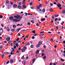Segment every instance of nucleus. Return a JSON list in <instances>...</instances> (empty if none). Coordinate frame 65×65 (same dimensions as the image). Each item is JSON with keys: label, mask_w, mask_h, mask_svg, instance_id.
Instances as JSON below:
<instances>
[{"label": "nucleus", "mask_w": 65, "mask_h": 65, "mask_svg": "<svg viewBox=\"0 0 65 65\" xmlns=\"http://www.w3.org/2000/svg\"><path fill=\"white\" fill-rule=\"evenodd\" d=\"M42 41H40L38 42V44L36 46V47L37 48L39 47L40 46V45L42 44Z\"/></svg>", "instance_id": "nucleus-1"}, {"label": "nucleus", "mask_w": 65, "mask_h": 65, "mask_svg": "<svg viewBox=\"0 0 65 65\" xmlns=\"http://www.w3.org/2000/svg\"><path fill=\"white\" fill-rule=\"evenodd\" d=\"M14 17L17 19H21L22 18L21 17H20V16L19 15L15 16Z\"/></svg>", "instance_id": "nucleus-2"}, {"label": "nucleus", "mask_w": 65, "mask_h": 65, "mask_svg": "<svg viewBox=\"0 0 65 65\" xmlns=\"http://www.w3.org/2000/svg\"><path fill=\"white\" fill-rule=\"evenodd\" d=\"M13 21L14 22H19L20 21V20H18L17 19H14L13 20Z\"/></svg>", "instance_id": "nucleus-3"}, {"label": "nucleus", "mask_w": 65, "mask_h": 65, "mask_svg": "<svg viewBox=\"0 0 65 65\" xmlns=\"http://www.w3.org/2000/svg\"><path fill=\"white\" fill-rule=\"evenodd\" d=\"M57 5L58 7H61V4H57Z\"/></svg>", "instance_id": "nucleus-4"}, {"label": "nucleus", "mask_w": 65, "mask_h": 65, "mask_svg": "<svg viewBox=\"0 0 65 65\" xmlns=\"http://www.w3.org/2000/svg\"><path fill=\"white\" fill-rule=\"evenodd\" d=\"M25 1H26V0H24L22 2V4L23 5H25V4H26L25 3Z\"/></svg>", "instance_id": "nucleus-5"}, {"label": "nucleus", "mask_w": 65, "mask_h": 65, "mask_svg": "<svg viewBox=\"0 0 65 65\" xmlns=\"http://www.w3.org/2000/svg\"><path fill=\"white\" fill-rule=\"evenodd\" d=\"M39 50H37L36 51V55H37V54H38L39 53Z\"/></svg>", "instance_id": "nucleus-6"}, {"label": "nucleus", "mask_w": 65, "mask_h": 65, "mask_svg": "<svg viewBox=\"0 0 65 65\" xmlns=\"http://www.w3.org/2000/svg\"><path fill=\"white\" fill-rule=\"evenodd\" d=\"M14 43H15V44H18V43H19V41H14Z\"/></svg>", "instance_id": "nucleus-7"}, {"label": "nucleus", "mask_w": 65, "mask_h": 65, "mask_svg": "<svg viewBox=\"0 0 65 65\" xmlns=\"http://www.w3.org/2000/svg\"><path fill=\"white\" fill-rule=\"evenodd\" d=\"M10 38L9 37H7L6 38V40H7V41H9V40H10Z\"/></svg>", "instance_id": "nucleus-8"}, {"label": "nucleus", "mask_w": 65, "mask_h": 65, "mask_svg": "<svg viewBox=\"0 0 65 65\" xmlns=\"http://www.w3.org/2000/svg\"><path fill=\"white\" fill-rule=\"evenodd\" d=\"M22 63L23 64H26V61H23Z\"/></svg>", "instance_id": "nucleus-9"}, {"label": "nucleus", "mask_w": 65, "mask_h": 65, "mask_svg": "<svg viewBox=\"0 0 65 65\" xmlns=\"http://www.w3.org/2000/svg\"><path fill=\"white\" fill-rule=\"evenodd\" d=\"M50 11H51V12H53L54 11V10L52 9L51 8L50 9Z\"/></svg>", "instance_id": "nucleus-10"}, {"label": "nucleus", "mask_w": 65, "mask_h": 65, "mask_svg": "<svg viewBox=\"0 0 65 65\" xmlns=\"http://www.w3.org/2000/svg\"><path fill=\"white\" fill-rule=\"evenodd\" d=\"M13 44L14 45H16V46H17V47H18V46H18V44H15V43H14Z\"/></svg>", "instance_id": "nucleus-11"}, {"label": "nucleus", "mask_w": 65, "mask_h": 65, "mask_svg": "<svg viewBox=\"0 0 65 65\" xmlns=\"http://www.w3.org/2000/svg\"><path fill=\"white\" fill-rule=\"evenodd\" d=\"M13 6L14 8H15V7H17V5L16 4H14Z\"/></svg>", "instance_id": "nucleus-12"}, {"label": "nucleus", "mask_w": 65, "mask_h": 65, "mask_svg": "<svg viewBox=\"0 0 65 65\" xmlns=\"http://www.w3.org/2000/svg\"><path fill=\"white\" fill-rule=\"evenodd\" d=\"M45 20V18L42 19H41V21H44Z\"/></svg>", "instance_id": "nucleus-13"}, {"label": "nucleus", "mask_w": 65, "mask_h": 65, "mask_svg": "<svg viewBox=\"0 0 65 65\" xmlns=\"http://www.w3.org/2000/svg\"><path fill=\"white\" fill-rule=\"evenodd\" d=\"M6 30H7V31H9V28H8V27H7V29H6Z\"/></svg>", "instance_id": "nucleus-14"}, {"label": "nucleus", "mask_w": 65, "mask_h": 65, "mask_svg": "<svg viewBox=\"0 0 65 65\" xmlns=\"http://www.w3.org/2000/svg\"><path fill=\"white\" fill-rule=\"evenodd\" d=\"M3 32V31L2 29H1L0 30V33H2Z\"/></svg>", "instance_id": "nucleus-15"}, {"label": "nucleus", "mask_w": 65, "mask_h": 65, "mask_svg": "<svg viewBox=\"0 0 65 65\" xmlns=\"http://www.w3.org/2000/svg\"><path fill=\"white\" fill-rule=\"evenodd\" d=\"M11 49L12 50L11 51V52H14V50L13 48H12Z\"/></svg>", "instance_id": "nucleus-16"}, {"label": "nucleus", "mask_w": 65, "mask_h": 65, "mask_svg": "<svg viewBox=\"0 0 65 65\" xmlns=\"http://www.w3.org/2000/svg\"><path fill=\"white\" fill-rule=\"evenodd\" d=\"M13 28H14V29H15V28H16V25H13Z\"/></svg>", "instance_id": "nucleus-17"}, {"label": "nucleus", "mask_w": 65, "mask_h": 65, "mask_svg": "<svg viewBox=\"0 0 65 65\" xmlns=\"http://www.w3.org/2000/svg\"><path fill=\"white\" fill-rule=\"evenodd\" d=\"M10 62L11 63H12L13 62V60L11 59L10 60Z\"/></svg>", "instance_id": "nucleus-18"}, {"label": "nucleus", "mask_w": 65, "mask_h": 65, "mask_svg": "<svg viewBox=\"0 0 65 65\" xmlns=\"http://www.w3.org/2000/svg\"><path fill=\"white\" fill-rule=\"evenodd\" d=\"M35 59L34 58L33 59V63H34L35 62Z\"/></svg>", "instance_id": "nucleus-19"}, {"label": "nucleus", "mask_w": 65, "mask_h": 65, "mask_svg": "<svg viewBox=\"0 0 65 65\" xmlns=\"http://www.w3.org/2000/svg\"><path fill=\"white\" fill-rule=\"evenodd\" d=\"M62 13H65V10H63L62 11Z\"/></svg>", "instance_id": "nucleus-20"}, {"label": "nucleus", "mask_w": 65, "mask_h": 65, "mask_svg": "<svg viewBox=\"0 0 65 65\" xmlns=\"http://www.w3.org/2000/svg\"><path fill=\"white\" fill-rule=\"evenodd\" d=\"M42 11L43 12H44L45 11V9H43L42 10Z\"/></svg>", "instance_id": "nucleus-21"}, {"label": "nucleus", "mask_w": 65, "mask_h": 65, "mask_svg": "<svg viewBox=\"0 0 65 65\" xmlns=\"http://www.w3.org/2000/svg\"><path fill=\"white\" fill-rule=\"evenodd\" d=\"M13 17H11L10 18V19L11 20H12L13 19Z\"/></svg>", "instance_id": "nucleus-22"}, {"label": "nucleus", "mask_w": 65, "mask_h": 65, "mask_svg": "<svg viewBox=\"0 0 65 65\" xmlns=\"http://www.w3.org/2000/svg\"><path fill=\"white\" fill-rule=\"evenodd\" d=\"M21 51L22 52H23L25 51V49H22Z\"/></svg>", "instance_id": "nucleus-23"}, {"label": "nucleus", "mask_w": 65, "mask_h": 65, "mask_svg": "<svg viewBox=\"0 0 65 65\" xmlns=\"http://www.w3.org/2000/svg\"><path fill=\"white\" fill-rule=\"evenodd\" d=\"M32 4H33V2H31L29 4V5H32Z\"/></svg>", "instance_id": "nucleus-24"}, {"label": "nucleus", "mask_w": 65, "mask_h": 65, "mask_svg": "<svg viewBox=\"0 0 65 65\" xmlns=\"http://www.w3.org/2000/svg\"><path fill=\"white\" fill-rule=\"evenodd\" d=\"M50 4V6H53V4L52 3H51Z\"/></svg>", "instance_id": "nucleus-25"}, {"label": "nucleus", "mask_w": 65, "mask_h": 65, "mask_svg": "<svg viewBox=\"0 0 65 65\" xmlns=\"http://www.w3.org/2000/svg\"><path fill=\"white\" fill-rule=\"evenodd\" d=\"M18 7L19 8H21V6H18Z\"/></svg>", "instance_id": "nucleus-26"}, {"label": "nucleus", "mask_w": 65, "mask_h": 65, "mask_svg": "<svg viewBox=\"0 0 65 65\" xmlns=\"http://www.w3.org/2000/svg\"><path fill=\"white\" fill-rule=\"evenodd\" d=\"M4 54H3L2 55V58H4Z\"/></svg>", "instance_id": "nucleus-27"}, {"label": "nucleus", "mask_w": 65, "mask_h": 65, "mask_svg": "<svg viewBox=\"0 0 65 65\" xmlns=\"http://www.w3.org/2000/svg\"><path fill=\"white\" fill-rule=\"evenodd\" d=\"M6 3L7 4H8L9 3V1H7L6 2Z\"/></svg>", "instance_id": "nucleus-28"}, {"label": "nucleus", "mask_w": 65, "mask_h": 65, "mask_svg": "<svg viewBox=\"0 0 65 65\" xmlns=\"http://www.w3.org/2000/svg\"><path fill=\"white\" fill-rule=\"evenodd\" d=\"M61 60L62 62H64V60L62 58H61Z\"/></svg>", "instance_id": "nucleus-29"}, {"label": "nucleus", "mask_w": 65, "mask_h": 65, "mask_svg": "<svg viewBox=\"0 0 65 65\" xmlns=\"http://www.w3.org/2000/svg\"><path fill=\"white\" fill-rule=\"evenodd\" d=\"M40 8V7L39 6H38L37 7V8L38 9H39Z\"/></svg>", "instance_id": "nucleus-30"}, {"label": "nucleus", "mask_w": 65, "mask_h": 65, "mask_svg": "<svg viewBox=\"0 0 65 65\" xmlns=\"http://www.w3.org/2000/svg\"><path fill=\"white\" fill-rule=\"evenodd\" d=\"M43 58L44 59H46V56H44Z\"/></svg>", "instance_id": "nucleus-31"}, {"label": "nucleus", "mask_w": 65, "mask_h": 65, "mask_svg": "<svg viewBox=\"0 0 65 65\" xmlns=\"http://www.w3.org/2000/svg\"><path fill=\"white\" fill-rule=\"evenodd\" d=\"M37 35H38L37 34H36L34 35V36H37Z\"/></svg>", "instance_id": "nucleus-32"}, {"label": "nucleus", "mask_w": 65, "mask_h": 65, "mask_svg": "<svg viewBox=\"0 0 65 65\" xmlns=\"http://www.w3.org/2000/svg\"><path fill=\"white\" fill-rule=\"evenodd\" d=\"M33 33L34 34H35V30H34L33 31Z\"/></svg>", "instance_id": "nucleus-33"}, {"label": "nucleus", "mask_w": 65, "mask_h": 65, "mask_svg": "<svg viewBox=\"0 0 65 65\" xmlns=\"http://www.w3.org/2000/svg\"><path fill=\"white\" fill-rule=\"evenodd\" d=\"M26 45H30V43L28 42L27 44H26Z\"/></svg>", "instance_id": "nucleus-34"}, {"label": "nucleus", "mask_w": 65, "mask_h": 65, "mask_svg": "<svg viewBox=\"0 0 65 65\" xmlns=\"http://www.w3.org/2000/svg\"><path fill=\"white\" fill-rule=\"evenodd\" d=\"M29 35H27V36H26V37L25 38H28V37H29Z\"/></svg>", "instance_id": "nucleus-35"}, {"label": "nucleus", "mask_w": 65, "mask_h": 65, "mask_svg": "<svg viewBox=\"0 0 65 65\" xmlns=\"http://www.w3.org/2000/svg\"><path fill=\"white\" fill-rule=\"evenodd\" d=\"M23 8H25L26 7V6L25 5L23 6Z\"/></svg>", "instance_id": "nucleus-36"}, {"label": "nucleus", "mask_w": 65, "mask_h": 65, "mask_svg": "<svg viewBox=\"0 0 65 65\" xmlns=\"http://www.w3.org/2000/svg\"><path fill=\"white\" fill-rule=\"evenodd\" d=\"M11 42V41L10 40V41H9V42H8V43H10Z\"/></svg>", "instance_id": "nucleus-37"}, {"label": "nucleus", "mask_w": 65, "mask_h": 65, "mask_svg": "<svg viewBox=\"0 0 65 65\" xmlns=\"http://www.w3.org/2000/svg\"><path fill=\"white\" fill-rule=\"evenodd\" d=\"M64 21L62 22V23H61V25H63V24H64Z\"/></svg>", "instance_id": "nucleus-38"}, {"label": "nucleus", "mask_w": 65, "mask_h": 65, "mask_svg": "<svg viewBox=\"0 0 65 65\" xmlns=\"http://www.w3.org/2000/svg\"><path fill=\"white\" fill-rule=\"evenodd\" d=\"M11 31H12V32H13L14 31V29H12L11 30Z\"/></svg>", "instance_id": "nucleus-39"}, {"label": "nucleus", "mask_w": 65, "mask_h": 65, "mask_svg": "<svg viewBox=\"0 0 65 65\" xmlns=\"http://www.w3.org/2000/svg\"><path fill=\"white\" fill-rule=\"evenodd\" d=\"M20 30H21V28H18V29H17V31H20Z\"/></svg>", "instance_id": "nucleus-40"}, {"label": "nucleus", "mask_w": 65, "mask_h": 65, "mask_svg": "<svg viewBox=\"0 0 65 65\" xmlns=\"http://www.w3.org/2000/svg\"><path fill=\"white\" fill-rule=\"evenodd\" d=\"M53 40H54V39H51L50 40V41H52L53 42Z\"/></svg>", "instance_id": "nucleus-41"}, {"label": "nucleus", "mask_w": 65, "mask_h": 65, "mask_svg": "<svg viewBox=\"0 0 65 65\" xmlns=\"http://www.w3.org/2000/svg\"><path fill=\"white\" fill-rule=\"evenodd\" d=\"M39 6L40 7H42V5L41 4H40Z\"/></svg>", "instance_id": "nucleus-42"}, {"label": "nucleus", "mask_w": 65, "mask_h": 65, "mask_svg": "<svg viewBox=\"0 0 65 65\" xmlns=\"http://www.w3.org/2000/svg\"><path fill=\"white\" fill-rule=\"evenodd\" d=\"M3 18V16L2 15H0V18Z\"/></svg>", "instance_id": "nucleus-43"}, {"label": "nucleus", "mask_w": 65, "mask_h": 65, "mask_svg": "<svg viewBox=\"0 0 65 65\" xmlns=\"http://www.w3.org/2000/svg\"><path fill=\"white\" fill-rule=\"evenodd\" d=\"M58 20V18H56L55 19V21H57Z\"/></svg>", "instance_id": "nucleus-44"}, {"label": "nucleus", "mask_w": 65, "mask_h": 65, "mask_svg": "<svg viewBox=\"0 0 65 65\" xmlns=\"http://www.w3.org/2000/svg\"><path fill=\"white\" fill-rule=\"evenodd\" d=\"M30 47H31V48H33V45H31Z\"/></svg>", "instance_id": "nucleus-45"}, {"label": "nucleus", "mask_w": 65, "mask_h": 65, "mask_svg": "<svg viewBox=\"0 0 65 65\" xmlns=\"http://www.w3.org/2000/svg\"><path fill=\"white\" fill-rule=\"evenodd\" d=\"M59 16V15H55V17H58Z\"/></svg>", "instance_id": "nucleus-46"}, {"label": "nucleus", "mask_w": 65, "mask_h": 65, "mask_svg": "<svg viewBox=\"0 0 65 65\" xmlns=\"http://www.w3.org/2000/svg\"><path fill=\"white\" fill-rule=\"evenodd\" d=\"M3 48V46H0V48Z\"/></svg>", "instance_id": "nucleus-47"}, {"label": "nucleus", "mask_w": 65, "mask_h": 65, "mask_svg": "<svg viewBox=\"0 0 65 65\" xmlns=\"http://www.w3.org/2000/svg\"><path fill=\"white\" fill-rule=\"evenodd\" d=\"M58 22H56L55 23V25H57V26L58 25Z\"/></svg>", "instance_id": "nucleus-48"}, {"label": "nucleus", "mask_w": 65, "mask_h": 65, "mask_svg": "<svg viewBox=\"0 0 65 65\" xmlns=\"http://www.w3.org/2000/svg\"><path fill=\"white\" fill-rule=\"evenodd\" d=\"M16 48V46H14L13 48L14 49H15V48Z\"/></svg>", "instance_id": "nucleus-49"}, {"label": "nucleus", "mask_w": 65, "mask_h": 65, "mask_svg": "<svg viewBox=\"0 0 65 65\" xmlns=\"http://www.w3.org/2000/svg\"><path fill=\"white\" fill-rule=\"evenodd\" d=\"M18 35L19 36H21V34H20V33H19L18 34Z\"/></svg>", "instance_id": "nucleus-50"}, {"label": "nucleus", "mask_w": 65, "mask_h": 65, "mask_svg": "<svg viewBox=\"0 0 65 65\" xmlns=\"http://www.w3.org/2000/svg\"><path fill=\"white\" fill-rule=\"evenodd\" d=\"M27 25H30V23L29 22H28L27 23Z\"/></svg>", "instance_id": "nucleus-51"}, {"label": "nucleus", "mask_w": 65, "mask_h": 65, "mask_svg": "<svg viewBox=\"0 0 65 65\" xmlns=\"http://www.w3.org/2000/svg\"><path fill=\"white\" fill-rule=\"evenodd\" d=\"M53 22V19H52L51 21V23H52Z\"/></svg>", "instance_id": "nucleus-52"}, {"label": "nucleus", "mask_w": 65, "mask_h": 65, "mask_svg": "<svg viewBox=\"0 0 65 65\" xmlns=\"http://www.w3.org/2000/svg\"><path fill=\"white\" fill-rule=\"evenodd\" d=\"M9 61H8L6 63V64H7L8 63H9Z\"/></svg>", "instance_id": "nucleus-53"}, {"label": "nucleus", "mask_w": 65, "mask_h": 65, "mask_svg": "<svg viewBox=\"0 0 65 65\" xmlns=\"http://www.w3.org/2000/svg\"><path fill=\"white\" fill-rule=\"evenodd\" d=\"M18 4L19 5H21V2H20Z\"/></svg>", "instance_id": "nucleus-54"}, {"label": "nucleus", "mask_w": 65, "mask_h": 65, "mask_svg": "<svg viewBox=\"0 0 65 65\" xmlns=\"http://www.w3.org/2000/svg\"><path fill=\"white\" fill-rule=\"evenodd\" d=\"M25 14H26V15H25L26 16V15H28V14H27V13H25Z\"/></svg>", "instance_id": "nucleus-55"}, {"label": "nucleus", "mask_w": 65, "mask_h": 65, "mask_svg": "<svg viewBox=\"0 0 65 65\" xmlns=\"http://www.w3.org/2000/svg\"><path fill=\"white\" fill-rule=\"evenodd\" d=\"M53 4H55V5H56V4H57V3L55 2Z\"/></svg>", "instance_id": "nucleus-56"}, {"label": "nucleus", "mask_w": 65, "mask_h": 65, "mask_svg": "<svg viewBox=\"0 0 65 65\" xmlns=\"http://www.w3.org/2000/svg\"><path fill=\"white\" fill-rule=\"evenodd\" d=\"M39 11H41V9H40L39 10Z\"/></svg>", "instance_id": "nucleus-57"}, {"label": "nucleus", "mask_w": 65, "mask_h": 65, "mask_svg": "<svg viewBox=\"0 0 65 65\" xmlns=\"http://www.w3.org/2000/svg\"><path fill=\"white\" fill-rule=\"evenodd\" d=\"M43 56H44V53H42V57Z\"/></svg>", "instance_id": "nucleus-58"}, {"label": "nucleus", "mask_w": 65, "mask_h": 65, "mask_svg": "<svg viewBox=\"0 0 65 65\" xmlns=\"http://www.w3.org/2000/svg\"><path fill=\"white\" fill-rule=\"evenodd\" d=\"M24 56H23L21 58V59H24Z\"/></svg>", "instance_id": "nucleus-59"}, {"label": "nucleus", "mask_w": 65, "mask_h": 65, "mask_svg": "<svg viewBox=\"0 0 65 65\" xmlns=\"http://www.w3.org/2000/svg\"><path fill=\"white\" fill-rule=\"evenodd\" d=\"M1 26H2V27H3L4 26H3V24H2L1 25Z\"/></svg>", "instance_id": "nucleus-60"}, {"label": "nucleus", "mask_w": 65, "mask_h": 65, "mask_svg": "<svg viewBox=\"0 0 65 65\" xmlns=\"http://www.w3.org/2000/svg\"><path fill=\"white\" fill-rule=\"evenodd\" d=\"M58 28L59 27H58V26H57L56 27V28L57 29H58Z\"/></svg>", "instance_id": "nucleus-61"}, {"label": "nucleus", "mask_w": 65, "mask_h": 65, "mask_svg": "<svg viewBox=\"0 0 65 65\" xmlns=\"http://www.w3.org/2000/svg\"><path fill=\"white\" fill-rule=\"evenodd\" d=\"M43 47L44 48H46V46L45 45H44Z\"/></svg>", "instance_id": "nucleus-62"}, {"label": "nucleus", "mask_w": 65, "mask_h": 65, "mask_svg": "<svg viewBox=\"0 0 65 65\" xmlns=\"http://www.w3.org/2000/svg\"><path fill=\"white\" fill-rule=\"evenodd\" d=\"M24 49H25V50H26V47H25V46L24 47Z\"/></svg>", "instance_id": "nucleus-63"}, {"label": "nucleus", "mask_w": 65, "mask_h": 65, "mask_svg": "<svg viewBox=\"0 0 65 65\" xmlns=\"http://www.w3.org/2000/svg\"><path fill=\"white\" fill-rule=\"evenodd\" d=\"M63 42V43L64 44H65V41H64Z\"/></svg>", "instance_id": "nucleus-64"}]
</instances>
